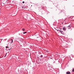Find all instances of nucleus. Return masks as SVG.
<instances>
[{
	"mask_svg": "<svg viewBox=\"0 0 74 74\" xmlns=\"http://www.w3.org/2000/svg\"><path fill=\"white\" fill-rule=\"evenodd\" d=\"M6 49H7V51H8V50H10L11 49H10L9 48V47H8L6 46L5 47Z\"/></svg>",
	"mask_w": 74,
	"mask_h": 74,
	"instance_id": "f257e3e1",
	"label": "nucleus"
},
{
	"mask_svg": "<svg viewBox=\"0 0 74 74\" xmlns=\"http://www.w3.org/2000/svg\"><path fill=\"white\" fill-rule=\"evenodd\" d=\"M66 74H71V73L70 71H68V72H66Z\"/></svg>",
	"mask_w": 74,
	"mask_h": 74,
	"instance_id": "f03ea898",
	"label": "nucleus"
},
{
	"mask_svg": "<svg viewBox=\"0 0 74 74\" xmlns=\"http://www.w3.org/2000/svg\"><path fill=\"white\" fill-rule=\"evenodd\" d=\"M12 42H13V40L12 39H11L10 41V43L11 44Z\"/></svg>",
	"mask_w": 74,
	"mask_h": 74,
	"instance_id": "7ed1b4c3",
	"label": "nucleus"
},
{
	"mask_svg": "<svg viewBox=\"0 0 74 74\" xmlns=\"http://www.w3.org/2000/svg\"><path fill=\"white\" fill-rule=\"evenodd\" d=\"M62 29L63 30H64V31H66V28L64 27H63V28H62Z\"/></svg>",
	"mask_w": 74,
	"mask_h": 74,
	"instance_id": "20e7f679",
	"label": "nucleus"
},
{
	"mask_svg": "<svg viewBox=\"0 0 74 74\" xmlns=\"http://www.w3.org/2000/svg\"><path fill=\"white\" fill-rule=\"evenodd\" d=\"M68 29H70L71 28V25H69L67 27Z\"/></svg>",
	"mask_w": 74,
	"mask_h": 74,
	"instance_id": "39448f33",
	"label": "nucleus"
},
{
	"mask_svg": "<svg viewBox=\"0 0 74 74\" xmlns=\"http://www.w3.org/2000/svg\"><path fill=\"white\" fill-rule=\"evenodd\" d=\"M22 31H23V32H24V31H25V29L24 28H23L22 29Z\"/></svg>",
	"mask_w": 74,
	"mask_h": 74,
	"instance_id": "423d86ee",
	"label": "nucleus"
},
{
	"mask_svg": "<svg viewBox=\"0 0 74 74\" xmlns=\"http://www.w3.org/2000/svg\"><path fill=\"white\" fill-rule=\"evenodd\" d=\"M60 32H61V33H62V32H63V31H62V30H60Z\"/></svg>",
	"mask_w": 74,
	"mask_h": 74,
	"instance_id": "0eeeda50",
	"label": "nucleus"
},
{
	"mask_svg": "<svg viewBox=\"0 0 74 74\" xmlns=\"http://www.w3.org/2000/svg\"><path fill=\"white\" fill-rule=\"evenodd\" d=\"M43 57V56L42 55H41L40 56V58H42Z\"/></svg>",
	"mask_w": 74,
	"mask_h": 74,
	"instance_id": "6e6552de",
	"label": "nucleus"
},
{
	"mask_svg": "<svg viewBox=\"0 0 74 74\" xmlns=\"http://www.w3.org/2000/svg\"><path fill=\"white\" fill-rule=\"evenodd\" d=\"M25 33H27V32H23V34H25Z\"/></svg>",
	"mask_w": 74,
	"mask_h": 74,
	"instance_id": "1a4fd4ad",
	"label": "nucleus"
},
{
	"mask_svg": "<svg viewBox=\"0 0 74 74\" xmlns=\"http://www.w3.org/2000/svg\"><path fill=\"white\" fill-rule=\"evenodd\" d=\"M56 29L57 30V32H59V31H60V30H59L57 29Z\"/></svg>",
	"mask_w": 74,
	"mask_h": 74,
	"instance_id": "9d476101",
	"label": "nucleus"
},
{
	"mask_svg": "<svg viewBox=\"0 0 74 74\" xmlns=\"http://www.w3.org/2000/svg\"><path fill=\"white\" fill-rule=\"evenodd\" d=\"M7 53H6V54L5 55V56H6V55H7Z\"/></svg>",
	"mask_w": 74,
	"mask_h": 74,
	"instance_id": "9b49d317",
	"label": "nucleus"
},
{
	"mask_svg": "<svg viewBox=\"0 0 74 74\" xmlns=\"http://www.w3.org/2000/svg\"><path fill=\"white\" fill-rule=\"evenodd\" d=\"M72 71H73V72H74V69H73L72 70Z\"/></svg>",
	"mask_w": 74,
	"mask_h": 74,
	"instance_id": "f8f14e48",
	"label": "nucleus"
},
{
	"mask_svg": "<svg viewBox=\"0 0 74 74\" xmlns=\"http://www.w3.org/2000/svg\"><path fill=\"white\" fill-rule=\"evenodd\" d=\"M23 3H25V1H23Z\"/></svg>",
	"mask_w": 74,
	"mask_h": 74,
	"instance_id": "ddd939ff",
	"label": "nucleus"
},
{
	"mask_svg": "<svg viewBox=\"0 0 74 74\" xmlns=\"http://www.w3.org/2000/svg\"><path fill=\"white\" fill-rule=\"evenodd\" d=\"M22 8H24V7H22Z\"/></svg>",
	"mask_w": 74,
	"mask_h": 74,
	"instance_id": "4468645a",
	"label": "nucleus"
},
{
	"mask_svg": "<svg viewBox=\"0 0 74 74\" xmlns=\"http://www.w3.org/2000/svg\"><path fill=\"white\" fill-rule=\"evenodd\" d=\"M46 52H48V51H46Z\"/></svg>",
	"mask_w": 74,
	"mask_h": 74,
	"instance_id": "2eb2a0df",
	"label": "nucleus"
},
{
	"mask_svg": "<svg viewBox=\"0 0 74 74\" xmlns=\"http://www.w3.org/2000/svg\"><path fill=\"white\" fill-rule=\"evenodd\" d=\"M2 40H3V39H1V41H2Z\"/></svg>",
	"mask_w": 74,
	"mask_h": 74,
	"instance_id": "dca6fc26",
	"label": "nucleus"
},
{
	"mask_svg": "<svg viewBox=\"0 0 74 74\" xmlns=\"http://www.w3.org/2000/svg\"><path fill=\"white\" fill-rule=\"evenodd\" d=\"M66 45H68V44H67Z\"/></svg>",
	"mask_w": 74,
	"mask_h": 74,
	"instance_id": "f3484780",
	"label": "nucleus"
},
{
	"mask_svg": "<svg viewBox=\"0 0 74 74\" xmlns=\"http://www.w3.org/2000/svg\"><path fill=\"white\" fill-rule=\"evenodd\" d=\"M60 11H61V12H62V11L61 10H60Z\"/></svg>",
	"mask_w": 74,
	"mask_h": 74,
	"instance_id": "a211bd4d",
	"label": "nucleus"
},
{
	"mask_svg": "<svg viewBox=\"0 0 74 74\" xmlns=\"http://www.w3.org/2000/svg\"><path fill=\"white\" fill-rule=\"evenodd\" d=\"M11 49V48H10V49Z\"/></svg>",
	"mask_w": 74,
	"mask_h": 74,
	"instance_id": "6ab92c4d",
	"label": "nucleus"
},
{
	"mask_svg": "<svg viewBox=\"0 0 74 74\" xmlns=\"http://www.w3.org/2000/svg\"><path fill=\"white\" fill-rule=\"evenodd\" d=\"M31 6H32V5Z\"/></svg>",
	"mask_w": 74,
	"mask_h": 74,
	"instance_id": "aec40b11",
	"label": "nucleus"
}]
</instances>
